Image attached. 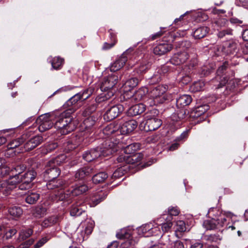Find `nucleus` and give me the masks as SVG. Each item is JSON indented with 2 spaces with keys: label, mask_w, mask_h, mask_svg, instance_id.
Wrapping results in <instances>:
<instances>
[{
  "label": "nucleus",
  "mask_w": 248,
  "mask_h": 248,
  "mask_svg": "<svg viewBox=\"0 0 248 248\" xmlns=\"http://www.w3.org/2000/svg\"><path fill=\"white\" fill-rule=\"evenodd\" d=\"M114 145L109 139L106 140L101 146L85 152L82 158L87 162H91L101 156H108L117 152Z\"/></svg>",
  "instance_id": "1"
},
{
  "label": "nucleus",
  "mask_w": 248,
  "mask_h": 248,
  "mask_svg": "<svg viewBox=\"0 0 248 248\" xmlns=\"http://www.w3.org/2000/svg\"><path fill=\"white\" fill-rule=\"evenodd\" d=\"M72 114L64 111L60 115L57 117L54 116V127L60 129L62 135H67L73 131L76 128Z\"/></svg>",
  "instance_id": "2"
},
{
  "label": "nucleus",
  "mask_w": 248,
  "mask_h": 248,
  "mask_svg": "<svg viewBox=\"0 0 248 248\" xmlns=\"http://www.w3.org/2000/svg\"><path fill=\"white\" fill-rule=\"evenodd\" d=\"M158 111L153 108L149 112L146 113V120L141 122L140 124V129L146 131H152L158 129L162 124V121L155 117L158 114Z\"/></svg>",
  "instance_id": "3"
},
{
  "label": "nucleus",
  "mask_w": 248,
  "mask_h": 248,
  "mask_svg": "<svg viewBox=\"0 0 248 248\" xmlns=\"http://www.w3.org/2000/svg\"><path fill=\"white\" fill-rule=\"evenodd\" d=\"M229 68V62L227 61L223 62L217 70V76L212 80V83L216 87V89H219L225 86L229 80L227 76H225L227 70Z\"/></svg>",
  "instance_id": "4"
},
{
  "label": "nucleus",
  "mask_w": 248,
  "mask_h": 248,
  "mask_svg": "<svg viewBox=\"0 0 248 248\" xmlns=\"http://www.w3.org/2000/svg\"><path fill=\"white\" fill-rule=\"evenodd\" d=\"M54 115L46 114L39 117L36 122L39 124L38 130L41 132L50 129L55 125Z\"/></svg>",
  "instance_id": "5"
},
{
  "label": "nucleus",
  "mask_w": 248,
  "mask_h": 248,
  "mask_svg": "<svg viewBox=\"0 0 248 248\" xmlns=\"http://www.w3.org/2000/svg\"><path fill=\"white\" fill-rule=\"evenodd\" d=\"M173 63L170 62V61L167 62L165 64L162 65L158 69L157 73L154 75L150 79V83L154 84L160 82L162 80L163 75L167 73L170 71H173L174 68L172 66Z\"/></svg>",
  "instance_id": "6"
},
{
  "label": "nucleus",
  "mask_w": 248,
  "mask_h": 248,
  "mask_svg": "<svg viewBox=\"0 0 248 248\" xmlns=\"http://www.w3.org/2000/svg\"><path fill=\"white\" fill-rule=\"evenodd\" d=\"M124 107L122 104H117L108 108L104 114V118L107 121H110L119 116L124 111Z\"/></svg>",
  "instance_id": "7"
},
{
  "label": "nucleus",
  "mask_w": 248,
  "mask_h": 248,
  "mask_svg": "<svg viewBox=\"0 0 248 248\" xmlns=\"http://www.w3.org/2000/svg\"><path fill=\"white\" fill-rule=\"evenodd\" d=\"M43 141V138L41 136H36L27 140L20 148L21 152H29L33 150Z\"/></svg>",
  "instance_id": "8"
},
{
  "label": "nucleus",
  "mask_w": 248,
  "mask_h": 248,
  "mask_svg": "<svg viewBox=\"0 0 248 248\" xmlns=\"http://www.w3.org/2000/svg\"><path fill=\"white\" fill-rule=\"evenodd\" d=\"M61 174L60 169L53 164H49L48 162L45 170L42 175L44 180L46 181L56 179Z\"/></svg>",
  "instance_id": "9"
},
{
  "label": "nucleus",
  "mask_w": 248,
  "mask_h": 248,
  "mask_svg": "<svg viewBox=\"0 0 248 248\" xmlns=\"http://www.w3.org/2000/svg\"><path fill=\"white\" fill-rule=\"evenodd\" d=\"M97 171L94 167L87 166L82 167L77 170L75 174V178L78 180L85 179Z\"/></svg>",
  "instance_id": "10"
},
{
  "label": "nucleus",
  "mask_w": 248,
  "mask_h": 248,
  "mask_svg": "<svg viewBox=\"0 0 248 248\" xmlns=\"http://www.w3.org/2000/svg\"><path fill=\"white\" fill-rule=\"evenodd\" d=\"M118 81V77L115 74L109 75L104 78L100 84V89L102 91L106 92L112 89Z\"/></svg>",
  "instance_id": "11"
},
{
  "label": "nucleus",
  "mask_w": 248,
  "mask_h": 248,
  "mask_svg": "<svg viewBox=\"0 0 248 248\" xmlns=\"http://www.w3.org/2000/svg\"><path fill=\"white\" fill-rule=\"evenodd\" d=\"M137 122L134 120L125 122L123 124H120L119 137L131 133L137 128Z\"/></svg>",
  "instance_id": "12"
},
{
  "label": "nucleus",
  "mask_w": 248,
  "mask_h": 248,
  "mask_svg": "<svg viewBox=\"0 0 248 248\" xmlns=\"http://www.w3.org/2000/svg\"><path fill=\"white\" fill-rule=\"evenodd\" d=\"M81 100L77 93L69 99L63 105V107L69 113L73 114L77 109V103Z\"/></svg>",
  "instance_id": "13"
},
{
  "label": "nucleus",
  "mask_w": 248,
  "mask_h": 248,
  "mask_svg": "<svg viewBox=\"0 0 248 248\" xmlns=\"http://www.w3.org/2000/svg\"><path fill=\"white\" fill-rule=\"evenodd\" d=\"M119 127L120 124L112 123L104 127L103 132L105 135L111 137L110 140L113 141L112 139L114 140L115 138L119 137Z\"/></svg>",
  "instance_id": "14"
},
{
  "label": "nucleus",
  "mask_w": 248,
  "mask_h": 248,
  "mask_svg": "<svg viewBox=\"0 0 248 248\" xmlns=\"http://www.w3.org/2000/svg\"><path fill=\"white\" fill-rule=\"evenodd\" d=\"M46 181V186L49 190H54L59 188L62 189L69 185L68 183L62 179H55Z\"/></svg>",
  "instance_id": "15"
},
{
  "label": "nucleus",
  "mask_w": 248,
  "mask_h": 248,
  "mask_svg": "<svg viewBox=\"0 0 248 248\" xmlns=\"http://www.w3.org/2000/svg\"><path fill=\"white\" fill-rule=\"evenodd\" d=\"M189 58V55L186 51L180 52L175 54L170 59V62L173 65H178L185 63Z\"/></svg>",
  "instance_id": "16"
},
{
  "label": "nucleus",
  "mask_w": 248,
  "mask_h": 248,
  "mask_svg": "<svg viewBox=\"0 0 248 248\" xmlns=\"http://www.w3.org/2000/svg\"><path fill=\"white\" fill-rule=\"evenodd\" d=\"M17 232L15 228L7 229L4 226H0V241L4 242V241L11 238Z\"/></svg>",
  "instance_id": "17"
},
{
  "label": "nucleus",
  "mask_w": 248,
  "mask_h": 248,
  "mask_svg": "<svg viewBox=\"0 0 248 248\" xmlns=\"http://www.w3.org/2000/svg\"><path fill=\"white\" fill-rule=\"evenodd\" d=\"M70 195V191L69 189L64 191L62 189L56 193L52 194L50 196V199L53 202H58L60 201H67Z\"/></svg>",
  "instance_id": "18"
},
{
  "label": "nucleus",
  "mask_w": 248,
  "mask_h": 248,
  "mask_svg": "<svg viewBox=\"0 0 248 248\" xmlns=\"http://www.w3.org/2000/svg\"><path fill=\"white\" fill-rule=\"evenodd\" d=\"M167 88L166 86L162 85H157L150 87L148 90L149 95L153 99L156 98L159 95L166 92Z\"/></svg>",
  "instance_id": "19"
},
{
  "label": "nucleus",
  "mask_w": 248,
  "mask_h": 248,
  "mask_svg": "<svg viewBox=\"0 0 248 248\" xmlns=\"http://www.w3.org/2000/svg\"><path fill=\"white\" fill-rule=\"evenodd\" d=\"M88 189V186L85 184H76L75 185L71 186L69 190L70 191L71 195L77 196L86 192Z\"/></svg>",
  "instance_id": "20"
},
{
  "label": "nucleus",
  "mask_w": 248,
  "mask_h": 248,
  "mask_svg": "<svg viewBox=\"0 0 248 248\" xmlns=\"http://www.w3.org/2000/svg\"><path fill=\"white\" fill-rule=\"evenodd\" d=\"M30 134L28 132L24 133L20 137L12 140L9 144V148L11 149L16 148L18 147L23 146L24 142L30 137Z\"/></svg>",
  "instance_id": "21"
},
{
  "label": "nucleus",
  "mask_w": 248,
  "mask_h": 248,
  "mask_svg": "<svg viewBox=\"0 0 248 248\" xmlns=\"http://www.w3.org/2000/svg\"><path fill=\"white\" fill-rule=\"evenodd\" d=\"M145 105L142 103H139L129 108L127 110V113L129 116H135L141 114L145 111Z\"/></svg>",
  "instance_id": "22"
},
{
  "label": "nucleus",
  "mask_w": 248,
  "mask_h": 248,
  "mask_svg": "<svg viewBox=\"0 0 248 248\" xmlns=\"http://www.w3.org/2000/svg\"><path fill=\"white\" fill-rule=\"evenodd\" d=\"M172 48L171 45L166 43L160 44L154 47V53L157 55H162L170 51Z\"/></svg>",
  "instance_id": "23"
},
{
  "label": "nucleus",
  "mask_w": 248,
  "mask_h": 248,
  "mask_svg": "<svg viewBox=\"0 0 248 248\" xmlns=\"http://www.w3.org/2000/svg\"><path fill=\"white\" fill-rule=\"evenodd\" d=\"M126 146H123L122 148L124 149L125 154H127V155L135 154V152L140 148L139 143H132L131 140H128L127 142L126 143Z\"/></svg>",
  "instance_id": "24"
},
{
  "label": "nucleus",
  "mask_w": 248,
  "mask_h": 248,
  "mask_svg": "<svg viewBox=\"0 0 248 248\" xmlns=\"http://www.w3.org/2000/svg\"><path fill=\"white\" fill-rule=\"evenodd\" d=\"M26 169V166L24 164H20L17 165L15 167L10 170V178L11 179L15 178L16 180L20 179V174L25 170Z\"/></svg>",
  "instance_id": "25"
},
{
  "label": "nucleus",
  "mask_w": 248,
  "mask_h": 248,
  "mask_svg": "<svg viewBox=\"0 0 248 248\" xmlns=\"http://www.w3.org/2000/svg\"><path fill=\"white\" fill-rule=\"evenodd\" d=\"M192 99L190 95L184 94L181 95L176 100V106L178 108H184L188 106L192 102Z\"/></svg>",
  "instance_id": "26"
},
{
  "label": "nucleus",
  "mask_w": 248,
  "mask_h": 248,
  "mask_svg": "<svg viewBox=\"0 0 248 248\" xmlns=\"http://www.w3.org/2000/svg\"><path fill=\"white\" fill-rule=\"evenodd\" d=\"M130 169V166L129 165L125 164L120 166L112 175V178H119L127 173Z\"/></svg>",
  "instance_id": "27"
},
{
  "label": "nucleus",
  "mask_w": 248,
  "mask_h": 248,
  "mask_svg": "<svg viewBox=\"0 0 248 248\" xmlns=\"http://www.w3.org/2000/svg\"><path fill=\"white\" fill-rule=\"evenodd\" d=\"M108 195V191H99L95 193L91 198V201L93 205H96L102 201H104Z\"/></svg>",
  "instance_id": "28"
},
{
  "label": "nucleus",
  "mask_w": 248,
  "mask_h": 248,
  "mask_svg": "<svg viewBox=\"0 0 248 248\" xmlns=\"http://www.w3.org/2000/svg\"><path fill=\"white\" fill-rule=\"evenodd\" d=\"M237 43L233 40H230L225 43L223 47L228 54H234L237 50Z\"/></svg>",
  "instance_id": "29"
},
{
  "label": "nucleus",
  "mask_w": 248,
  "mask_h": 248,
  "mask_svg": "<svg viewBox=\"0 0 248 248\" xmlns=\"http://www.w3.org/2000/svg\"><path fill=\"white\" fill-rule=\"evenodd\" d=\"M208 31L209 28L208 27L205 26L200 27L193 31V36L195 39H202L206 35Z\"/></svg>",
  "instance_id": "30"
},
{
  "label": "nucleus",
  "mask_w": 248,
  "mask_h": 248,
  "mask_svg": "<svg viewBox=\"0 0 248 248\" xmlns=\"http://www.w3.org/2000/svg\"><path fill=\"white\" fill-rule=\"evenodd\" d=\"M129 140L131 139L127 137V136H123L122 135L121 137H117L114 141L110 140H109L111 142V143L115 145L114 147L116 148L117 151L118 148H122L123 146H126V143L127 142V140Z\"/></svg>",
  "instance_id": "31"
},
{
  "label": "nucleus",
  "mask_w": 248,
  "mask_h": 248,
  "mask_svg": "<svg viewBox=\"0 0 248 248\" xmlns=\"http://www.w3.org/2000/svg\"><path fill=\"white\" fill-rule=\"evenodd\" d=\"M126 58L120 57L111 65L110 70L112 72H116L121 69L126 62Z\"/></svg>",
  "instance_id": "32"
},
{
  "label": "nucleus",
  "mask_w": 248,
  "mask_h": 248,
  "mask_svg": "<svg viewBox=\"0 0 248 248\" xmlns=\"http://www.w3.org/2000/svg\"><path fill=\"white\" fill-rule=\"evenodd\" d=\"M148 92L147 89L140 88L135 92V93L130 97V101H135L139 102L141 101L145 97L146 93Z\"/></svg>",
  "instance_id": "33"
},
{
  "label": "nucleus",
  "mask_w": 248,
  "mask_h": 248,
  "mask_svg": "<svg viewBox=\"0 0 248 248\" xmlns=\"http://www.w3.org/2000/svg\"><path fill=\"white\" fill-rule=\"evenodd\" d=\"M141 77H139V78L135 77L127 80L124 84V89L126 90V91H130L138 85L139 81L141 80Z\"/></svg>",
  "instance_id": "34"
},
{
  "label": "nucleus",
  "mask_w": 248,
  "mask_h": 248,
  "mask_svg": "<svg viewBox=\"0 0 248 248\" xmlns=\"http://www.w3.org/2000/svg\"><path fill=\"white\" fill-rule=\"evenodd\" d=\"M143 158V154L142 153H138L128 155L127 164H133L140 162Z\"/></svg>",
  "instance_id": "35"
},
{
  "label": "nucleus",
  "mask_w": 248,
  "mask_h": 248,
  "mask_svg": "<svg viewBox=\"0 0 248 248\" xmlns=\"http://www.w3.org/2000/svg\"><path fill=\"white\" fill-rule=\"evenodd\" d=\"M108 177V174L105 172H100L93 175L92 181L95 184L102 183Z\"/></svg>",
  "instance_id": "36"
},
{
  "label": "nucleus",
  "mask_w": 248,
  "mask_h": 248,
  "mask_svg": "<svg viewBox=\"0 0 248 248\" xmlns=\"http://www.w3.org/2000/svg\"><path fill=\"white\" fill-rule=\"evenodd\" d=\"M70 212V215L72 216H79L84 213L85 210L82 208L80 203L77 202L72 205Z\"/></svg>",
  "instance_id": "37"
},
{
  "label": "nucleus",
  "mask_w": 248,
  "mask_h": 248,
  "mask_svg": "<svg viewBox=\"0 0 248 248\" xmlns=\"http://www.w3.org/2000/svg\"><path fill=\"white\" fill-rule=\"evenodd\" d=\"M97 108V104L94 102L87 105L82 112V115L84 117H88L94 112Z\"/></svg>",
  "instance_id": "38"
},
{
  "label": "nucleus",
  "mask_w": 248,
  "mask_h": 248,
  "mask_svg": "<svg viewBox=\"0 0 248 248\" xmlns=\"http://www.w3.org/2000/svg\"><path fill=\"white\" fill-rule=\"evenodd\" d=\"M37 176V172L33 169V168L29 170L25 173V174L20 177V180H23L28 181L30 183H31L32 181Z\"/></svg>",
  "instance_id": "39"
},
{
  "label": "nucleus",
  "mask_w": 248,
  "mask_h": 248,
  "mask_svg": "<svg viewBox=\"0 0 248 248\" xmlns=\"http://www.w3.org/2000/svg\"><path fill=\"white\" fill-rule=\"evenodd\" d=\"M40 198V194L36 192H31L27 194L25 197V202L30 204H35Z\"/></svg>",
  "instance_id": "40"
},
{
  "label": "nucleus",
  "mask_w": 248,
  "mask_h": 248,
  "mask_svg": "<svg viewBox=\"0 0 248 248\" xmlns=\"http://www.w3.org/2000/svg\"><path fill=\"white\" fill-rule=\"evenodd\" d=\"M67 160V156L64 154H61L54 158L51 159L49 161V164H53L55 166L61 165L65 162Z\"/></svg>",
  "instance_id": "41"
},
{
  "label": "nucleus",
  "mask_w": 248,
  "mask_h": 248,
  "mask_svg": "<svg viewBox=\"0 0 248 248\" xmlns=\"http://www.w3.org/2000/svg\"><path fill=\"white\" fill-rule=\"evenodd\" d=\"M46 208L45 206L39 205L35 207L32 214L34 217L39 218L46 214Z\"/></svg>",
  "instance_id": "42"
},
{
  "label": "nucleus",
  "mask_w": 248,
  "mask_h": 248,
  "mask_svg": "<svg viewBox=\"0 0 248 248\" xmlns=\"http://www.w3.org/2000/svg\"><path fill=\"white\" fill-rule=\"evenodd\" d=\"M94 91V88L90 87L84 90L82 93L80 92L77 94L81 101H84L88 99L93 93Z\"/></svg>",
  "instance_id": "43"
},
{
  "label": "nucleus",
  "mask_w": 248,
  "mask_h": 248,
  "mask_svg": "<svg viewBox=\"0 0 248 248\" xmlns=\"http://www.w3.org/2000/svg\"><path fill=\"white\" fill-rule=\"evenodd\" d=\"M162 218L166 221L165 223H162V231L166 232H168L172 226V222L171 221L172 217L171 216H168V217H166V215H162Z\"/></svg>",
  "instance_id": "44"
},
{
  "label": "nucleus",
  "mask_w": 248,
  "mask_h": 248,
  "mask_svg": "<svg viewBox=\"0 0 248 248\" xmlns=\"http://www.w3.org/2000/svg\"><path fill=\"white\" fill-rule=\"evenodd\" d=\"M64 59L60 57H54L51 61L52 68L55 70L60 69L64 63Z\"/></svg>",
  "instance_id": "45"
},
{
  "label": "nucleus",
  "mask_w": 248,
  "mask_h": 248,
  "mask_svg": "<svg viewBox=\"0 0 248 248\" xmlns=\"http://www.w3.org/2000/svg\"><path fill=\"white\" fill-rule=\"evenodd\" d=\"M170 99V94L165 92V93H163L159 96L157 97L156 98L154 99V105H157L159 104H162L163 103H166L167 102H169Z\"/></svg>",
  "instance_id": "46"
},
{
  "label": "nucleus",
  "mask_w": 248,
  "mask_h": 248,
  "mask_svg": "<svg viewBox=\"0 0 248 248\" xmlns=\"http://www.w3.org/2000/svg\"><path fill=\"white\" fill-rule=\"evenodd\" d=\"M217 220L216 218L206 220L203 222V226L207 230H214L217 226Z\"/></svg>",
  "instance_id": "47"
},
{
  "label": "nucleus",
  "mask_w": 248,
  "mask_h": 248,
  "mask_svg": "<svg viewBox=\"0 0 248 248\" xmlns=\"http://www.w3.org/2000/svg\"><path fill=\"white\" fill-rule=\"evenodd\" d=\"M94 103L97 104V107L99 105L107 107L108 106L109 101H108V97L107 95L101 94L96 97Z\"/></svg>",
  "instance_id": "48"
},
{
  "label": "nucleus",
  "mask_w": 248,
  "mask_h": 248,
  "mask_svg": "<svg viewBox=\"0 0 248 248\" xmlns=\"http://www.w3.org/2000/svg\"><path fill=\"white\" fill-rule=\"evenodd\" d=\"M110 43H105L102 46V49L104 50H108L113 47L117 42L116 35L112 33H110Z\"/></svg>",
  "instance_id": "49"
},
{
  "label": "nucleus",
  "mask_w": 248,
  "mask_h": 248,
  "mask_svg": "<svg viewBox=\"0 0 248 248\" xmlns=\"http://www.w3.org/2000/svg\"><path fill=\"white\" fill-rule=\"evenodd\" d=\"M8 212L13 217H19L22 214L23 211L20 207L14 206L9 207Z\"/></svg>",
  "instance_id": "50"
},
{
  "label": "nucleus",
  "mask_w": 248,
  "mask_h": 248,
  "mask_svg": "<svg viewBox=\"0 0 248 248\" xmlns=\"http://www.w3.org/2000/svg\"><path fill=\"white\" fill-rule=\"evenodd\" d=\"M58 220L57 216H51L45 219L42 223L43 227L47 228L56 224Z\"/></svg>",
  "instance_id": "51"
},
{
  "label": "nucleus",
  "mask_w": 248,
  "mask_h": 248,
  "mask_svg": "<svg viewBox=\"0 0 248 248\" xmlns=\"http://www.w3.org/2000/svg\"><path fill=\"white\" fill-rule=\"evenodd\" d=\"M204 238L205 240L210 243H216L222 240V236L218 233L206 235Z\"/></svg>",
  "instance_id": "52"
},
{
  "label": "nucleus",
  "mask_w": 248,
  "mask_h": 248,
  "mask_svg": "<svg viewBox=\"0 0 248 248\" xmlns=\"http://www.w3.org/2000/svg\"><path fill=\"white\" fill-rule=\"evenodd\" d=\"M20 179H17V180L15 182V183H20L18 186L19 189L24 190L31 188L32 186L31 183H30L28 182V181Z\"/></svg>",
  "instance_id": "53"
},
{
  "label": "nucleus",
  "mask_w": 248,
  "mask_h": 248,
  "mask_svg": "<svg viewBox=\"0 0 248 248\" xmlns=\"http://www.w3.org/2000/svg\"><path fill=\"white\" fill-rule=\"evenodd\" d=\"M33 233V231L31 229L22 230L19 232V240L20 241L24 240L29 237Z\"/></svg>",
  "instance_id": "54"
},
{
  "label": "nucleus",
  "mask_w": 248,
  "mask_h": 248,
  "mask_svg": "<svg viewBox=\"0 0 248 248\" xmlns=\"http://www.w3.org/2000/svg\"><path fill=\"white\" fill-rule=\"evenodd\" d=\"M63 146L65 151L68 152L76 149L78 144L74 143L73 140H69L64 143Z\"/></svg>",
  "instance_id": "55"
},
{
  "label": "nucleus",
  "mask_w": 248,
  "mask_h": 248,
  "mask_svg": "<svg viewBox=\"0 0 248 248\" xmlns=\"http://www.w3.org/2000/svg\"><path fill=\"white\" fill-rule=\"evenodd\" d=\"M130 242L128 241L122 243L120 245L117 241H113L108 246L107 248H128Z\"/></svg>",
  "instance_id": "56"
},
{
  "label": "nucleus",
  "mask_w": 248,
  "mask_h": 248,
  "mask_svg": "<svg viewBox=\"0 0 248 248\" xmlns=\"http://www.w3.org/2000/svg\"><path fill=\"white\" fill-rule=\"evenodd\" d=\"M204 86L203 81L199 80L195 82L191 86V89L193 92H197L202 90Z\"/></svg>",
  "instance_id": "57"
},
{
  "label": "nucleus",
  "mask_w": 248,
  "mask_h": 248,
  "mask_svg": "<svg viewBox=\"0 0 248 248\" xmlns=\"http://www.w3.org/2000/svg\"><path fill=\"white\" fill-rule=\"evenodd\" d=\"M150 64L146 62L141 63L136 69L137 73L140 75L139 77H141L140 75L145 73L150 68Z\"/></svg>",
  "instance_id": "58"
},
{
  "label": "nucleus",
  "mask_w": 248,
  "mask_h": 248,
  "mask_svg": "<svg viewBox=\"0 0 248 248\" xmlns=\"http://www.w3.org/2000/svg\"><path fill=\"white\" fill-rule=\"evenodd\" d=\"M214 69L211 65L203 66L201 68V74L202 76H207L214 72Z\"/></svg>",
  "instance_id": "59"
},
{
  "label": "nucleus",
  "mask_w": 248,
  "mask_h": 248,
  "mask_svg": "<svg viewBox=\"0 0 248 248\" xmlns=\"http://www.w3.org/2000/svg\"><path fill=\"white\" fill-rule=\"evenodd\" d=\"M10 174V169L6 164L0 167V177L3 178Z\"/></svg>",
  "instance_id": "60"
},
{
  "label": "nucleus",
  "mask_w": 248,
  "mask_h": 248,
  "mask_svg": "<svg viewBox=\"0 0 248 248\" xmlns=\"http://www.w3.org/2000/svg\"><path fill=\"white\" fill-rule=\"evenodd\" d=\"M177 46L185 50L191 46V43L189 41L184 40L179 42L177 44Z\"/></svg>",
  "instance_id": "61"
},
{
  "label": "nucleus",
  "mask_w": 248,
  "mask_h": 248,
  "mask_svg": "<svg viewBox=\"0 0 248 248\" xmlns=\"http://www.w3.org/2000/svg\"><path fill=\"white\" fill-rule=\"evenodd\" d=\"M180 80L184 84H187L191 80V78L188 74L184 75L183 73H180Z\"/></svg>",
  "instance_id": "62"
},
{
  "label": "nucleus",
  "mask_w": 248,
  "mask_h": 248,
  "mask_svg": "<svg viewBox=\"0 0 248 248\" xmlns=\"http://www.w3.org/2000/svg\"><path fill=\"white\" fill-rule=\"evenodd\" d=\"M58 146L57 142H52L48 144L45 146V153H51L55 150Z\"/></svg>",
  "instance_id": "63"
},
{
  "label": "nucleus",
  "mask_w": 248,
  "mask_h": 248,
  "mask_svg": "<svg viewBox=\"0 0 248 248\" xmlns=\"http://www.w3.org/2000/svg\"><path fill=\"white\" fill-rule=\"evenodd\" d=\"M177 229L176 232H184L186 230V227L185 223L184 221L179 220L176 223Z\"/></svg>",
  "instance_id": "64"
}]
</instances>
